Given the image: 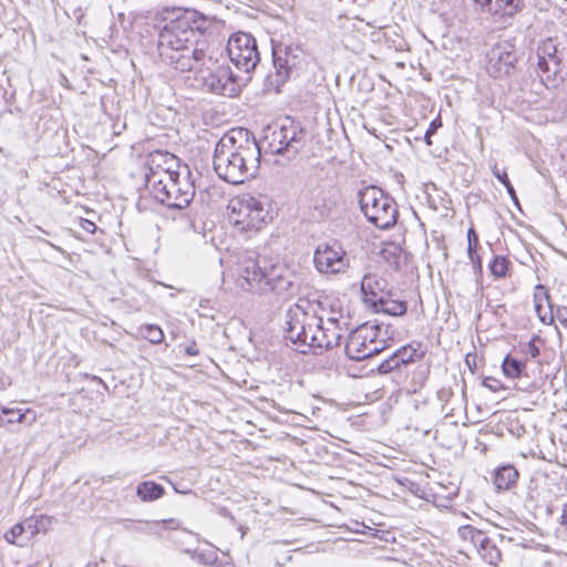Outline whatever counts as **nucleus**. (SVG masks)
I'll use <instances>...</instances> for the list:
<instances>
[{"mask_svg": "<svg viewBox=\"0 0 567 567\" xmlns=\"http://www.w3.org/2000/svg\"><path fill=\"white\" fill-rule=\"evenodd\" d=\"M216 22L197 10L163 8L156 14L157 51L162 61L181 72H203L212 59L202 35Z\"/></svg>", "mask_w": 567, "mask_h": 567, "instance_id": "obj_1", "label": "nucleus"}, {"mask_svg": "<svg viewBox=\"0 0 567 567\" xmlns=\"http://www.w3.org/2000/svg\"><path fill=\"white\" fill-rule=\"evenodd\" d=\"M213 165L219 178L241 184L255 177L260 165V150L255 136L246 128H233L217 142Z\"/></svg>", "mask_w": 567, "mask_h": 567, "instance_id": "obj_2", "label": "nucleus"}, {"mask_svg": "<svg viewBox=\"0 0 567 567\" xmlns=\"http://www.w3.org/2000/svg\"><path fill=\"white\" fill-rule=\"evenodd\" d=\"M176 157L168 152L150 154L145 173V185L152 196L169 208L184 209L195 196L194 183L189 181V172L182 175L172 169Z\"/></svg>", "mask_w": 567, "mask_h": 567, "instance_id": "obj_3", "label": "nucleus"}, {"mask_svg": "<svg viewBox=\"0 0 567 567\" xmlns=\"http://www.w3.org/2000/svg\"><path fill=\"white\" fill-rule=\"evenodd\" d=\"M240 277L245 280L246 290L265 292L274 291L278 295L287 293L292 288L291 272L280 264H274L266 257H245L240 261Z\"/></svg>", "mask_w": 567, "mask_h": 567, "instance_id": "obj_4", "label": "nucleus"}, {"mask_svg": "<svg viewBox=\"0 0 567 567\" xmlns=\"http://www.w3.org/2000/svg\"><path fill=\"white\" fill-rule=\"evenodd\" d=\"M306 131L291 117L279 120L262 131L258 148L274 155L296 156L305 144Z\"/></svg>", "mask_w": 567, "mask_h": 567, "instance_id": "obj_5", "label": "nucleus"}, {"mask_svg": "<svg viewBox=\"0 0 567 567\" xmlns=\"http://www.w3.org/2000/svg\"><path fill=\"white\" fill-rule=\"evenodd\" d=\"M393 339L394 330L390 324L364 323L350 332L344 351L349 359L361 361L383 351Z\"/></svg>", "mask_w": 567, "mask_h": 567, "instance_id": "obj_6", "label": "nucleus"}, {"mask_svg": "<svg viewBox=\"0 0 567 567\" xmlns=\"http://www.w3.org/2000/svg\"><path fill=\"white\" fill-rule=\"evenodd\" d=\"M358 197L360 209L370 224L380 229H390L396 224L398 205L381 188L368 186L358 193Z\"/></svg>", "mask_w": 567, "mask_h": 567, "instance_id": "obj_7", "label": "nucleus"}, {"mask_svg": "<svg viewBox=\"0 0 567 567\" xmlns=\"http://www.w3.org/2000/svg\"><path fill=\"white\" fill-rule=\"evenodd\" d=\"M227 209L229 221L241 233H256L271 218L265 205L250 195L231 198Z\"/></svg>", "mask_w": 567, "mask_h": 567, "instance_id": "obj_8", "label": "nucleus"}, {"mask_svg": "<svg viewBox=\"0 0 567 567\" xmlns=\"http://www.w3.org/2000/svg\"><path fill=\"white\" fill-rule=\"evenodd\" d=\"M320 303L308 299H300L289 307L286 312V339L295 344L308 347V332L315 329L318 322Z\"/></svg>", "mask_w": 567, "mask_h": 567, "instance_id": "obj_9", "label": "nucleus"}, {"mask_svg": "<svg viewBox=\"0 0 567 567\" xmlns=\"http://www.w3.org/2000/svg\"><path fill=\"white\" fill-rule=\"evenodd\" d=\"M538 71L542 81L556 85L566 75L564 50H559L551 38L544 40L537 48Z\"/></svg>", "mask_w": 567, "mask_h": 567, "instance_id": "obj_10", "label": "nucleus"}, {"mask_svg": "<svg viewBox=\"0 0 567 567\" xmlns=\"http://www.w3.org/2000/svg\"><path fill=\"white\" fill-rule=\"evenodd\" d=\"M230 61L246 73L251 72L260 61L256 39L246 32L234 33L227 43Z\"/></svg>", "mask_w": 567, "mask_h": 567, "instance_id": "obj_11", "label": "nucleus"}, {"mask_svg": "<svg viewBox=\"0 0 567 567\" xmlns=\"http://www.w3.org/2000/svg\"><path fill=\"white\" fill-rule=\"evenodd\" d=\"M204 72L205 70L203 69V72L198 73L202 74L204 85L209 92L228 97H234L239 93L240 84L230 66L218 65L208 74H204Z\"/></svg>", "mask_w": 567, "mask_h": 567, "instance_id": "obj_12", "label": "nucleus"}, {"mask_svg": "<svg viewBox=\"0 0 567 567\" xmlns=\"http://www.w3.org/2000/svg\"><path fill=\"white\" fill-rule=\"evenodd\" d=\"M313 262L322 274H339L348 267L346 251L337 243L319 245L315 251Z\"/></svg>", "mask_w": 567, "mask_h": 567, "instance_id": "obj_13", "label": "nucleus"}, {"mask_svg": "<svg viewBox=\"0 0 567 567\" xmlns=\"http://www.w3.org/2000/svg\"><path fill=\"white\" fill-rule=\"evenodd\" d=\"M461 536L464 539H470L482 558L489 565H497L501 560L502 554L495 543L482 530L473 526H464L460 529Z\"/></svg>", "mask_w": 567, "mask_h": 567, "instance_id": "obj_14", "label": "nucleus"}, {"mask_svg": "<svg viewBox=\"0 0 567 567\" xmlns=\"http://www.w3.org/2000/svg\"><path fill=\"white\" fill-rule=\"evenodd\" d=\"M348 317L339 313L331 316L323 320L322 336L317 339L320 350H328L338 347L343 338V334L349 331Z\"/></svg>", "mask_w": 567, "mask_h": 567, "instance_id": "obj_15", "label": "nucleus"}, {"mask_svg": "<svg viewBox=\"0 0 567 567\" xmlns=\"http://www.w3.org/2000/svg\"><path fill=\"white\" fill-rule=\"evenodd\" d=\"M516 62V55L508 44H498L488 54L487 71L495 78L509 74Z\"/></svg>", "mask_w": 567, "mask_h": 567, "instance_id": "obj_16", "label": "nucleus"}, {"mask_svg": "<svg viewBox=\"0 0 567 567\" xmlns=\"http://www.w3.org/2000/svg\"><path fill=\"white\" fill-rule=\"evenodd\" d=\"M274 72H270L266 81L269 87L279 92L280 86L287 82L290 76L291 68L287 56V48L281 45L272 47Z\"/></svg>", "mask_w": 567, "mask_h": 567, "instance_id": "obj_17", "label": "nucleus"}, {"mask_svg": "<svg viewBox=\"0 0 567 567\" xmlns=\"http://www.w3.org/2000/svg\"><path fill=\"white\" fill-rule=\"evenodd\" d=\"M423 355L424 352L414 348L412 344L403 346L395 350L388 359L383 360L379 364L378 371L382 374L390 373L401 365H408L420 360Z\"/></svg>", "mask_w": 567, "mask_h": 567, "instance_id": "obj_18", "label": "nucleus"}, {"mask_svg": "<svg viewBox=\"0 0 567 567\" xmlns=\"http://www.w3.org/2000/svg\"><path fill=\"white\" fill-rule=\"evenodd\" d=\"M385 280L377 275L368 274L362 278L361 292L364 302L372 308L377 299L383 298L388 290H385Z\"/></svg>", "mask_w": 567, "mask_h": 567, "instance_id": "obj_19", "label": "nucleus"}, {"mask_svg": "<svg viewBox=\"0 0 567 567\" xmlns=\"http://www.w3.org/2000/svg\"><path fill=\"white\" fill-rule=\"evenodd\" d=\"M394 293L388 291L383 298L377 299L375 305L371 309L374 312H382L389 316L399 317L406 313V301L394 299Z\"/></svg>", "mask_w": 567, "mask_h": 567, "instance_id": "obj_20", "label": "nucleus"}, {"mask_svg": "<svg viewBox=\"0 0 567 567\" xmlns=\"http://www.w3.org/2000/svg\"><path fill=\"white\" fill-rule=\"evenodd\" d=\"M519 473L514 465H502L494 472V484L497 489L507 491L516 485Z\"/></svg>", "mask_w": 567, "mask_h": 567, "instance_id": "obj_21", "label": "nucleus"}, {"mask_svg": "<svg viewBox=\"0 0 567 567\" xmlns=\"http://www.w3.org/2000/svg\"><path fill=\"white\" fill-rule=\"evenodd\" d=\"M165 493L164 487L154 481H145L137 485L136 495L142 502H154Z\"/></svg>", "mask_w": 567, "mask_h": 567, "instance_id": "obj_22", "label": "nucleus"}, {"mask_svg": "<svg viewBox=\"0 0 567 567\" xmlns=\"http://www.w3.org/2000/svg\"><path fill=\"white\" fill-rule=\"evenodd\" d=\"M122 527L125 532L131 534H156V529L159 526L161 522L158 520H131L123 519L121 520Z\"/></svg>", "mask_w": 567, "mask_h": 567, "instance_id": "obj_23", "label": "nucleus"}, {"mask_svg": "<svg viewBox=\"0 0 567 567\" xmlns=\"http://www.w3.org/2000/svg\"><path fill=\"white\" fill-rule=\"evenodd\" d=\"M10 413H4V426L14 424V423H24L28 426L33 425L37 420L38 415L35 411L31 409H27L24 411L20 409H11L9 408Z\"/></svg>", "mask_w": 567, "mask_h": 567, "instance_id": "obj_24", "label": "nucleus"}, {"mask_svg": "<svg viewBox=\"0 0 567 567\" xmlns=\"http://www.w3.org/2000/svg\"><path fill=\"white\" fill-rule=\"evenodd\" d=\"M535 311L543 323L551 324L554 322L555 316L553 305L547 292L544 293V298L535 295Z\"/></svg>", "mask_w": 567, "mask_h": 567, "instance_id": "obj_25", "label": "nucleus"}, {"mask_svg": "<svg viewBox=\"0 0 567 567\" xmlns=\"http://www.w3.org/2000/svg\"><path fill=\"white\" fill-rule=\"evenodd\" d=\"M526 368L525 362L513 358L511 354H507L502 363V369L504 374L507 378L516 379L522 377L524 370Z\"/></svg>", "mask_w": 567, "mask_h": 567, "instance_id": "obj_26", "label": "nucleus"}, {"mask_svg": "<svg viewBox=\"0 0 567 567\" xmlns=\"http://www.w3.org/2000/svg\"><path fill=\"white\" fill-rule=\"evenodd\" d=\"M24 524L27 532L33 536L39 533H45L52 524V518L50 516L40 515L37 517L27 518Z\"/></svg>", "mask_w": 567, "mask_h": 567, "instance_id": "obj_27", "label": "nucleus"}, {"mask_svg": "<svg viewBox=\"0 0 567 567\" xmlns=\"http://www.w3.org/2000/svg\"><path fill=\"white\" fill-rule=\"evenodd\" d=\"M138 331L144 339L154 344L161 343L164 339V332L157 324H143Z\"/></svg>", "mask_w": 567, "mask_h": 567, "instance_id": "obj_28", "label": "nucleus"}, {"mask_svg": "<svg viewBox=\"0 0 567 567\" xmlns=\"http://www.w3.org/2000/svg\"><path fill=\"white\" fill-rule=\"evenodd\" d=\"M519 0H497L494 14L501 17H513L518 10Z\"/></svg>", "mask_w": 567, "mask_h": 567, "instance_id": "obj_29", "label": "nucleus"}, {"mask_svg": "<svg viewBox=\"0 0 567 567\" xmlns=\"http://www.w3.org/2000/svg\"><path fill=\"white\" fill-rule=\"evenodd\" d=\"M509 260L504 256H495L489 264L491 272L496 278H503L508 270Z\"/></svg>", "mask_w": 567, "mask_h": 567, "instance_id": "obj_30", "label": "nucleus"}, {"mask_svg": "<svg viewBox=\"0 0 567 567\" xmlns=\"http://www.w3.org/2000/svg\"><path fill=\"white\" fill-rule=\"evenodd\" d=\"M199 564L209 565L213 567H223L221 561L218 559L215 550L195 551L192 556Z\"/></svg>", "mask_w": 567, "mask_h": 567, "instance_id": "obj_31", "label": "nucleus"}, {"mask_svg": "<svg viewBox=\"0 0 567 567\" xmlns=\"http://www.w3.org/2000/svg\"><path fill=\"white\" fill-rule=\"evenodd\" d=\"M322 324L323 318L318 315V322L315 323V329L308 332V348L310 349H319V343L317 341L320 336H322Z\"/></svg>", "mask_w": 567, "mask_h": 567, "instance_id": "obj_32", "label": "nucleus"}, {"mask_svg": "<svg viewBox=\"0 0 567 567\" xmlns=\"http://www.w3.org/2000/svg\"><path fill=\"white\" fill-rule=\"evenodd\" d=\"M27 532L24 522L16 524L4 534V538L10 544H19V538Z\"/></svg>", "mask_w": 567, "mask_h": 567, "instance_id": "obj_33", "label": "nucleus"}, {"mask_svg": "<svg viewBox=\"0 0 567 567\" xmlns=\"http://www.w3.org/2000/svg\"><path fill=\"white\" fill-rule=\"evenodd\" d=\"M493 174L494 176L503 184V186H505L508 195L511 196V198L517 203L518 199H517V196H516V193H515V189L513 187V185L511 184L509 179H508V176L505 172L503 173H499V171L497 169V167L495 166L494 169H493Z\"/></svg>", "mask_w": 567, "mask_h": 567, "instance_id": "obj_34", "label": "nucleus"}, {"mask_svg": "<svg viewBox=\"0 0 567 567\" xmlns=\"http://www.w3.org/2000/svg\"><path fill=\"white\" fill-rule=\"evenodd\" d=\"M477 247L478 236L473 228H470L467 231V254L473 256Z\"/></svg>", "mask_w": 567, "mask_h": 567, "instance_id": "obj_35", "label": "nucleus"}, {"mask_svg": "<svg viewBox=\"0 0 567 567\" xmlns=\"http://www.w3.org/2000/svg\"><path fill=\"white\" fill-rule=\"evenodd\" d=\"M537 339H538V337H534L530 341H528L523 347V352L533 359L537 358L540 353L539 348L536 346Z\"/></svg>", "mask_w": 567, "mask_h": 567, "instance_id": "obj_36", "label": "nucleus"}, {"mask_svg": "<svg viewBox=\"0 0 567 567\" xmlns=\"http://www.w3.org/2000/svg\"><path fill=\"white\" fill-rule=\"evenodd\" d=\"M442 125L440 120H434L430 123L429 128L425 132L424 141L427 145H432L431 136L435 134L437 128Z\"/></svg>", "mask_w": 567, "mask_h": 567, "instance_id": "obj_37", "label": "nucleus"}, {"mask_svg": "<svg viewBox=\"0 0 567 567\" xmlns=\"http://www.w3.org/2000/svg\"><path fill=\"white\" fill-rule=\"evenodd\" d=\"M483 11L494 14L495 3L497 0H474Z\"/></svg>", "mask_w": 567, "mask_h": 567, "instance_id": "obj_38", "label": "nucleus"}, {"mask_svg": "<svg viewBox=\"0 0 567 567\" xmlns=\"http://www.w3.org/2000/svg\"><path fill=\"white\" fill-rule=\"evenodd\" d=\"M483 385L489 389L492 392H497L503 388L502 383L494 378H485Z\"/></svg>", "mask_w": 567, "mask_h": 567, "instance_id": "obj_39", "label": "nucleus"}, {"mask_svg": "<svg viewBox=\"0 0 567 567\" xmlns=\"http://www.w3.org/2000/svg\"><path fill=\"white\" fill-rule=\"evenodd\" d=\"M315 209L318 212V216L323 218V217L328 216V214L330 212V204L324 198L322 204L315 205Z\"/></svg>", "mask_w": 567, "mask_h": 567, "instance_id": "obj_40", "label": "nucleus"}, {"mask_svg": "<svg viewBox=\"0 0 567 567\" xmlns=\"http://www.w3.org/2000/svg\"><path fill=\"white\" fill-rule=\"evenodd\" d=\"M555 316L561 324L565 326L567 323V308L566 307H558L556 309Z\"/></svg>", "mask_w": 567, "mask_h": 567, "instance_id": "obj_41", "label": "nucleus"}, {"mask_svg": "<svg viewBox=\"0 0 567 567\" xmlns=\"http://www.w3.org/2000/svg\"><path fill=\"white\" fill-rule=\"evenodd\" d=\"M81 227L90 234H94L96 230V225L89 219H82Z\"/></svg>", "mask_w": 567, "mask_h": 567, "instance_id": "obj_42", "label": "nucleus"}, {"mask_svg": "<svg viewBox=\"0 0 567 567\" xmlns=\"http://www.w3.org/2000/svg\"><path fill=\"white\" fill-rule=\"evenodd\" d=\"M185 353L188 354V355H197L198 354V349H197L196 343L193 342L192 344L187 346L185 348Z\"/></svg>", "mask_w": 567, "mask_h": 567, "instance_id": "obj_43", "label": "nucleus"}, {"mask_svg": "<svg viewBox=\"0 0 567 567\" xmlns=\"http://www.w3.org/2000/svg\"><path fill=\"white\" fill-rule=\"evenodd\" d=\"M468 258L471 259V261L473 262V265L475 267H478L481 268L482 267V261H481V257L476 254V251L474 252V255H468Z\"/></svg>", "mask_w": 567, "mask_h": 567, "instance_id": "obj_44", "label": "nucleus"}, {"mask_svg": "<svg viewBox=\"0 0 567 567\" xmlns=\"http://www.w3.org/2000/svg\"><path fill=\"white\" fill-rule=\"evenodd\" d=\"M559 523L561 526L567 527V503L563 505V513Z\"/></svg>", "mask_w": 567, "mask_h": 567, "instance_id": "obj_45", "label": "nucleus"}, {"mask_svg": "<svg viewBox=\"0 0 567 567\" xmlns=\"http://www.w3.org/2000/svg\"><path fill=\"white\" fill-rule=\"evenodd\" d=\"M4 413H10L9 408L0 404V426H4Z\"/></svg>", "mask_w": 567, "mask_h": 567, "instance_id": "obj_46", "label": "nucleus"}, {"mask_svg": "<svg viewBox=\"0 0 567 567\" xmlns=\"http://www.w3.org/2000/svg\"><path fill=\"white\" fill-rule=\"evenodd\" d=\"M0 385H1V389H4V388H6V385H7V383H6V382H3V381H0Z\"/></svg>", "mask_w": 567, "mask_h": 567, "instance_id": "obj_47", "label": "nucleus"}, {"mask_svg": "<svg viewBox=\"0 0 567 567\" xmlns=\"http://www.w3.org/2000/svg\"><path fill=\"white\" fill-rule=\"evenodd\" d=\"M466 363L470 365V364H473V361H470L468 358L466 359Z\"/></svg>", "mask_w": 567, "mask_h": 567, "instance_id": "obj_48", "label": "nucleus"}, {"mask_svg": "<svg viewBox=\"0 0 567 567\" xmlns=\"http://www.w3.org/2000/svg\"><path fill=\"white\" fill-rule=\"evenodd\" d=\"M466 363L470 365V364H473V361H470L468 358L466 359Z\"/></svg>", "mask_w": 567, "mask_h": 567, "instance_id": "obj_49", "label": "nucleus"}, {"mask_svg": "<svg viewBox=\"0 0 567 567\" xmlns=\"http://www.w3.org/2000/svg\"><path fill=\"white\" fill-rule=\"evenodd\" d=\"M566 75H567V73H566Z\"/></svg>", "mask_w": 567, "mask_h": 567, "instance_id": "obj_50", "label": "nucleus"}]
</instances>
